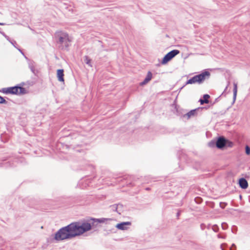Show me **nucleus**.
<instances>
[{"label": "nucleus", "instance_id": "nucleus-11", "mask_svg": "<svg viewBox=\"0 0 250 250\" xmlns=\"http://www.w3.org/2000/svg\"><path fill=\"white\" fill-rule=\"evenodd\" d=\"M196 113V110L195 109L192 110L188 112V113L185 114L184 115V117L186 118L187 119H189L190 117L194 116Z\"/></svg>", "mask_w": 250, "mask_h": 250}, {"label": "nucleus", "instance_id": "nucleus-23", "mask_svg": "<svg viewBox=\"0 0 250 250\" xmlns=\"http://www.w3.org/2000/svg\"><path fill=\"white\" fill-rule=\"evenodd\" d=\"M222 226L223 228H224V224H222Z\"/></svg>", "mask_w": 250, "mask_h": 250}, {"label": "nucleus", "instance_id": "nucleus-20", "mask_svg": "<svg viewBox=\"0 0 250 250\" xmlns=\"http://www.w3.org/2000/svg\"><path fill=\"white\" fill-rule=\"evenodd\" d=\"M216 228L215 227H213V230H214V231H217V230H216V228Z\"/></svg>", "mask_w": 250, "mask_h": 250}, {"label": "nucleus", "instance_id": "nucleus-1", "mask_svg": "<svg viewBox=\"0 0 250 250\" xmlns=\"http://www.w3.org/2000/svg\"><path fill=\"white\" fill-rule=\"evenodd\" d=\"M99 219H93L92 222L88 221L76 222L60 229L55 234L54 239L57 241L71 239L82 235L91 230L95 223H100Z\"/></svg>", "mask_w": 250, "mask_h": 250}, {"label": "nucleus", "instance_id": "nucleus-10", "mask_svg": "<svg viewBox=\"0 0 250 250\" xmlns=\"http://www.w3.org/2000/svg\"><path fill=\"white\" fill-rule=\"evenodd\" d=\"M63 76V69H59L57 70V78L60 82H64Z\"/></svg>", "mask_w": 250, "mask_h": 250}, {"label": "nucleus", "instance_id": "nucleus-22", "mask_svg": "<svg viewBox=\"0 0 250 250\" xmlns=\"http://www.w3.org/2000/svg\"><path fill=\"white\" fill-rule=\"evenodd\" d=\"M229 84V83H228V84L227 86L226 87V89L228 88V86Z\"/></svg>", "mask_w": 250, "mask_h": 250}, {"label": "nucleus", "instance_id": "nucleus-3", "mask_svg": "<svg viewBox=\"0 0 250 250\" xmlns=\"http://www.w3.org/2000/svg\"><path fill=\"white\" fill-rule=\"evenodd\" d=\"M210 76V73L208 71H204L202 72L201 74L196 75L193 77L191 78L189 80H188L187 83V84H194L196 83H203L206 79L209 78Z\"/></svg>", "mask_w": 250, "mask_h": 250}, {"label": "nucleus", "instance_id": "nucleus-24", "mask_svg": "<svg viewBox=\"0 0 250 250\" xmlns=\"http://www.w3.org/2000/svg\"><path fill=\"white\" fill-rule=\"evenodd\" d=\"M225 226H224V228H223L224 229H225Z\"/></svg>", "mask_w": 250, "mask_h": 250}, {"label": "nucleus", "instance_id": "nucleus-19", "mask_svg": "<svg viewBox=\"0 0 250 250\" xmlns=\"http://www.w3.org/2000/svg\"><path fill=\"white\" fill-rule=\"evenodd\" d=\"M216 228L215 227H213V230H214V231H217V230H216V228Z\"/></svg>", "mask_w": 250, "mask_h": 250}, {"label": "nucleus", "instance_id": "nucleus-8", "mask_svg": "<svg viewBox=\"0 0 250 250\" xmlns=\"http://www.w3.org/2000/svg\"><path fill=\"white\" fill-rule=\"evenodd\" d=\"M131 223L129 222H123L118 224L116 226V228L121 230H125L127 229L126 226L130 225Z\"/></svg>", "mask_w": 250, "mask_h": 250}, {"label": "nucleus", "instance_id": "nucleus-15", "mask_svg": "<svg viewBox=\"0 0 250 250\" xmlns=\"http://www.w3.org/2000/svg\"><path fill=\"white\" fill-rule=\"evenodd\" d=\"M6 103V100L0 96V104H5Z\"/></svg>", "mask_w": 250, "mask_h": 250}, {"label": "nucleus", "instance_id": "nucleus-18", "mask_svg": "<svg viewBox=\"0 0 250 250\" xmlns=\"http://www.w3.org/2000/svg\"><path fill=\"white\" fill-rule=\"evenodd\" d=\"M209 98V96L208 94H205L204 95V100H208Z\"/></svg>", "mask_w": 250, "mask_h": 250}, {"label": "nucleus", "instance_id": "nucleus-9", "mask_svg": "<svg viewBox=\"0 0 250 250\" xmlns=\"http://www.w3.org/2000/svg\"><path fill=\"white\" fill-rule=\"evenodd\" d=\"M152 79V73L151 72L148 71L147 76L143 82L140 83L141 85H144L147 83Z\"/></svg>", "mask_w": 250, "mask_h": 250}, {"label": "nucleus", "instance_id": "nucleus-16", "mask_svg": "<svg viewBox=\"0 0 250 250\" xmlns=\"http://www.w3.org/2000/svg\"><path fill=\"white\" fill-rule=\"evenodd\" d=\"M246 153L248 155L250 154V148L248 146H246Z\"/></svg>", "mask_w": 250, "mask_h": 250}, {"label": "nucleus", "instance_id": "nucleus-5", "mask_svg": "<svg viewBox=\"0 0 250 250\" xmlns=\"http://www.w3.org/2000/svg\"><path fill=\"white\" fill-rule=\"evenodd\" d=\"M179 51L178 50H173L167 54L163 58L161 62L162 64H165L169 61H170L176 55L179 53Z\"/></svg>", "mask_w": 250, "mask_h": 250}, {"label": "nucleus", "instance_id": "nucleus-12", "mask_svg": "<svg viewBox=\"0 0 250 250\" xmlns=\"http://www.w3.org/2000/svg\"><path fill=\"white\" fill-rule=\"evenodd\" d=\"M233 101H235L236 98L237 96V83H233Z\"/></svg>", "mask_w": 250, "mask_h": 250}, {"label": "nucleus", "instance_id": "nucleus-4", "mask_svg": "<svg viewBox=\"0 0 250 250\" xmlns=\"http://www.w3.org/2000/svg\"><path fill=\"white\" fill-rule=\"evenodd\" d=\"M3 91L6 93L14 94H23L25 93V89L21 86H14L4 88Z\"/></svg>", "mask_w": 250, "mask_h": 250}, {"label": "nucleus", "instance_id": "nucleus-2", "mask_svg": "<svg viewBox=\"0 0 250 250\" xmlns=\"http://www.w3.org/2000/svg\"><path fill=\"white\" fill-rule=\"evenodd\" d=\"M57 38V42L60 44V47L62 49L67 48L72 41V38L69 35L63 31H58L56 33Z\"/></svg>", "mask_w": 250, "mask_h": 250}, {"label": "nucleus", "instance_id": "nucleus-6", "mask_svg": "<svg viewBox=\"0 0 250 250\" xmlns=\"http://www.w3.org/2000/svg\"><path fill=\"white\" fill-rule=\"evenodd\" d=\"M226 140L223 137H219L216 142V146L218 148H222L225 146Z\"/></svg>", "mask_w": 250, "mask_h": 250}, {"label": "nucleus", "instance_id": "nucleus-21", "mask_svg": "<svg viewBox=\"0 0 250 250\" xmlns=\"http://www.w3.org/2000/svg\"><path fill=\"white\" fill-rule=\"evenodd\" d=\"M0 25H5V23L0 22Z\"/></svg>", "mask_w": 250, "mask_h": 250}, {"label": "nucleus", "instance_id": "nucleus-17", "mask_svg": "<svg viewBox=\"0 0 250 250\" xmlns=\"http://www.w3.org/2000/svg\"><path fill=\"white\" fill-rule=\"evenodd\" d=\"M200 101V103H201V104H203L204 103L207 104V103H208V102H209L208 100H202V99H201Z\"/></svg>", "mask_w": 250, "mask_h": 250}, {"label": "nucleus", "instance_id": "nucleus-14", "mask_svg": "<svg viewBox=\"0 0 250 250\" xmlns=\"http://www.w3.org/2000/svg\"><path fill=\"white\" fill-rule=\"evenodd\" d=\"M225 146L231 147L233 146V143L226 140V144H225Z\"/></svg>", "mask_w": 250, "mask_h": 250}, {"label": "nucleus", "instance_id": "nucleus-13", "mask_svg": "<svg viewBox=\"0 0 250 250\" xmlns=\"http://www.w3.org/2000/svg\"><path fill=\"white\" fill-rule=\"evenodd\" d=\"M91 60L87 56L84 57V62L90 67H92Z\"/></svg>", "mask_w": 250, "mask_h": 250}, {"label": "nucleus", "instance_id": "nucleus-7", "mask_svg": "<svg viewBox=\"0 0 250 250\" xmlns=\"http://www.w3.org/2000/svg\"><path fill=\"white\" fill-rule=\"evenodd\" d=\"M239 185L243 189H246L248 187V182L244 178H241L239 180Z\"/></svg>", "mask_w": 250, "mask_h": 250}]
</instances>
